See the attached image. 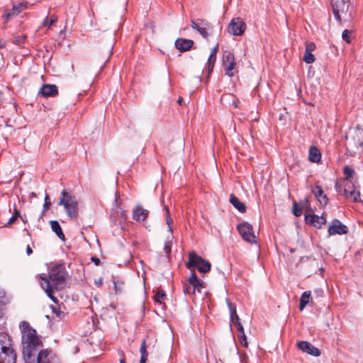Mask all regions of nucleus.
I'll return each mask as SVG.
<instances>
[{"label":"nucleus","instance_id":"obj_1","mask_svg":"<svg viewBox=\"0 0 363 363\" xmlns=\"http://www.w3.org/2000/svg\"><path fill=\"white\" fill-rule=\"evenodd\" d=\"M22 326V345L23 355L26 363H33L38 350L43 347V342L38 337L35 330L30 325L23 321Z\"/></svg>","mask_w":363,"mask_h":363},{"label":"nucleus","instance_id":"obj_2","mask_svg":"<svg viewBox=\"0 0 363 363\" xmlns=\"http://www.w3.org/2000/svg\"><path fill=\"white\" fill-rule=\"evenodd\" d=\"M66 277L67 272L62 264L53 267L49 272V278L41 277L42 288L55 303H57V298L53 296V289H61L65 283Z\"/></svg>","mask_w":363,"mask_h":363},{"label":"nucleus","instance_id":"obj_3","mask_svg":"<svg viewBox=\"0 0 363 363\" xmlns=\"http://www.w3.org/2000/svg\"><path fill=\"white\" fill-rule=\"evenodd\" d=\"M58 205L63 206L67 216L71 219L78 217V202L75 196L71 192L64 189L61 193V197Z\"/></svg>","mask_w":363,"mask_h":363},{"label":"nucleus","instance_id":"obj_4","mask_svg":"<svg viewBox=\"0 0 363 363\" xmlns=\"http://www.w3.org/2000/svg\"><path fill=\"white\" fill-rule=\"evenodd\" d=\"M186 266L188 269L196 267L200 272L206 273L211 269V263L198 256L194 252L189 254V261Z\"/></svg>","mask_w":363,"mask_h":363},{"label":"nucleus","instance_id":"obj_5","mask_svg":"<svg viewBox=\"0 0 363 363\" xmlns=\"http://www.w3.org/2000/svg\"><path fill=\"white\" fill-rule=\"evenodd\" d=\"M223 66L225 69V74L228 77H233L235 71L236 63L235 61V55L230 51L226 50L223 55Z\"/></svg>","mask_w":363,"mask_h":363},{"label":"nucleus","instance_id":"obj_6","mask_svg":"<svg viewBox=\"0 0 363 363\" xmlns=\"http://www.w3.org/2000/svg\"><path fill=\"white\" fill-rule=\"evenodd\" d=\"M238 230L244 240L250 243L257 242L252 226L250 223L245 222L239 224Z\"/></svg>","mask_w":363,"mask_h":363},{"label":"nucleus","instance_id":"obj_7","mask_svg":"<svg viewBox=\"0 0 363 363\" xmlns=\"http://www.w3.org/2000/svg\"><path fill=\"white\" fill-rule=\"evenodd\" d=\"M246 23L241 18H234L228 25V33L233 35H242L246 30Z\"/></svg>","mask_w":363,"mask_h":363},{"label":"nucleus","instance_id":"obj_8","mask_svg":"<svg viewBox=\"0 0 363 363\" xmlns=\"http://www.w3.org/2000/svg\"><path fill=\"white\" fill-rule=\"evenodd\" d=\"M201 283L200 280L198 279L194 271H192L191 273V276L189 279L188 283L185 284L184 286V294L192 295L194 294L196 290L200 291V288L201 287Z\"/></svg>","mask_w":363,"mask_h":363},{"label":"nucleus","instance_id":"obj_9","mask_svg":"<svg viewBox=\"0 0 363 363\" xmlns=\"http://www.w3.org/2000/svg\"><path fill=\"white\" fill-rule=\"evenodd\" d=\"M332 8L334 16L338 21H341L342 16L347 13L348 4L346 0H332Z\"/></svg>","mask_w":363,"mask_h":363},{"label":"nucleus","instance_id":"obj_10","mask_svg":"<svg viewBox=\"0 0 363 363\" xmlns=\"http://www.w3.org/2000/svg\"><path fill=\"white\" fill-rule=\"evenodd\" d=\"M328 235H344L347 233L348 228L346 225H343L339 220L335 219L332 221L328 227Z\"/></svg>","mask_w":363,"mask_h":363},{"label":"nucleus","instance_id":"obj_11","mask_svg":"<svg viewBox=\"0 0 363 363\" xmlns=\"http://www.w3.org/2000/svg\"><path fill=\"white\" fill-rule=\"evenodd\" d=\"M343 194L347 196V199L352 200L354 202H360V193L358 191L354 190V186L352 183L345 184Z\"/></svg>","mask_w":363,"mask_h":363},{"label":"nucleus","instance_id":"obj_12","mask_svg":"<svg viewBox=\"0 0 363 363\" xmlns=\"http://www.w3.org/2000/svg\"><path fill=\"white\" fill-rule=\"evenodd\" d=\"M299 350L314 357L320 354V350L307 341H301L297 343Z\"/></svg>","mask_w":363,"mask_h":363},{"label":"nucleus","instance_id":"obj_13","mask_svg":"<svg viewBox=\"0 0 363 363\" xmlns=\"http://www.w3.org/2000/svg\"><path fill=\"white\" fill-rule=\"evenodd\" d=\"M305 220L317 228H320L326 223V218L323 216H318L315 214H306Z\"/></svg>","mask_w":363,"mask_h":363},{"label":"nucleus","instance_id":"obj_14","mask_svg":"<svg viewBox=\"0 0 363 363\" xmlns=\"http://www.w3.org/2000/svg\"><path fill=\"white\" fill-rule=\"evenodd\" d=\"M16 353L13 346L0 356V363H16Z\"/></svg>","mask_w":363,"mask_h":363},{"label":"nucleus","instance_id":"obj_15","mask_svg":"<svg viewBox=\"0 0 363 363\" xmlns=\"http://www.w3.org/2000/svg\"><path fill=\"white\" fill-rule=\"evenodd\" d=\"M174 45L180 52H186L191 48L194 41L190 39L178 38L175 40Z\"/></svg>","mask_w":363,"mask_h":363},{"label":"nucleus","instance_id":"obj_16","mask_svg":"<svg viewBox=\"0 0 363 363\" xmlns=\"http://www.w3.org/2000/svg\"><path fill=\"white\" fill-rule=\"evenodd\" d=\"M148 213V211L144 209L140 205H137L133 211V218L138 222L145 221Z\"/></svg>","mask_w":363,"mask_h":363},{"label":"nucleus","instance_id":"obj_17","mask_svg":"<svg viewBox=\"0 0 363 363\" xmlns=\"http://www.w3.org/2000/svg\"><path fill=\"white\" fill-rule=\"evenodd\" d=\"M57 92V86L55 84H45L39 91V94L45 97L54 96Z\"/></svg>","mask_w":363,"mask_h":363},{"label":"nucleus","instance_id":"obj_18","mask_svg":"<svg viewBox=\"0 0 363 363\" xmlns=\"http://www.w3.org/2000/svg\"><path fill=\"white\" fill-rule=\"evenodd\" d=\"M11 346L13 345L9 335L4 333H0V356Z\"/></svg>","mask_w":363,"mask_h":363},{"label":"nucleus","instance_id":"obj_19","mask_svg":"<svg viewBox=\"0 0 363 363\" xmlns=\"http://www.w3.org/2000/svg\"><path fill=\"white\" fill-rule=\"evenodd\" d=\"M308 160L312 162L318 163L321 160L320 151L315 146H311L308 152Z\"/></svg>","mask_w":363,"mask_h":363},{"label":"nucleus","instance_id":"obj_20","mask_svg":"<svg viewBox=\"0 0 363 363\" xmlns=\"http://www.w3.org/2000/svg\"><path fill=\"white\" fill-rule=\"evenodd\" d=\"M199 21L201 22V26L196 30L202 35L203 38L207 39L209 36L207 30L211 28V23L202 19H199Z\"/></svg>","mask_w":363,"mask_h":363},{"label":"nucleus","instance_id":"obj_21","mask_svg":"<svg viewBox=\"0 0 363 363\" xmlns=\"http://www.w3.org/2000/svg\"><path fill=\"white\" fill-rule=\"evenodd\" d=\"M230 203L236 208L240 212L244 213L246 211V206L244 203L241 202L239 199L234 194H231L230 197Z\"/></svg>","mask_w":363,"mask_h":363},{"label":"nucleus","instance_id":"obj_22","mask_svg":"<svg viewBox=\"0 0 363 363\" xmlns=\"http://www.w3.org/2000/svg\"><path fill=\"white\" fill-rule=\"evenodd\" d=\"M50 224L51 226V228L52 231L55 233V234L57 235V237L61 239L62 240H65V235L62 232V230L57 220H51L50 221Z\"/></svg>","mask_w":363,"mask_h":363},{"label":"nucleus","instance_id":"obj_23","mask_svg":"<svg viewBox=\"0 0 363 363\" xmlns=\"http://www.w3.org/2000/svg\"><path fill=\"white\" fill-rule=\"evenodd\" d=\"M113 45H111L105 52H99L98 53L97 59L105 64L108 61L111 55H112Z\"/></svg>","mask_w":363,"mask_h":363},{"label":"nucleus","instance_id":"obj_24","mask_svg":"<svg viewBox=\"0 0 363 363\" xmlns=\"http://www.w3.org/2000/svg\"><path fill=\"white\" fill-rule=\"evenodd\" d=\"M311 301V291H304L302 294L301 298H300V304H299L300 311H303L305 308L306 306L308 303H309Z\"/></svg>","mask_w":363,"mask_h":363},{"label":"nucleus","instance_id":"obj_25","mask_svg":"<svg viewBox=\"0 0 363 363\" xmlns=\"http://www.w3.org/2000/svg\"><path fill=\"white\" fill-rule=\"evenodd\" d=\"M313 192L315 197L320 203L323 204H326L328 203V199L327 196L323 194V191L320 186H316Z\"/></svg>","mask_w":363,"mask_h":363},{"label":"nucleus","instance_id":"obj_26","mask_svg":"<svg viewBox=\"0 0 363 363\" xmlns=\"http://www.w3.org/2000/svg\"><path fill=\"white\" fill-rule=\"evenodd\" d=\"M140 352L141 354L140 363H146L147 357H148V352L147 351V345H146V340L145 339H143L142 340L141 346L140 348Z\"/></svg>","mask_w":363,"mask_h":363},{"label":"nucleus","instance_id":"obj_27","mask_svg":"<svg viewBox=\"0 0 363 363\" xmlns=\"http://www.w3.org/2000/svg\"><path fill=\"white\" fill-rule=\"evenodd\" d=\"M48 357V352L47 350H41L37 357L38 363H50Z\"/></svg>","mask_w":363,"mask_h":363},{"label":"nucleus","instance_id":"obj_28","mask_svg":"<svg viewBox=\"0 0 363 363\" xmlns=\"http://www.w3.org/2000/svg\"><path fill=\"white\" fill-rule=\"evenodd\" d=\"M343 173L345 176L346 184L352 183L349 180L350 178L352 177L353 174H354V169L350 166H345L343 169Z\"/></svg>","mask_w":363,"mask_h":363},{"label":"nucleus","instance_id":"obj_29","mask_svg":"<svg viewBox=\"0 0 363 363\" xmlns=\"http://www.w3.org/2000/svg\"><path fill=\"white\" fill-rule=\"evenodd\" d=\"M356 144L363 148V130H357L354 136Z\"/></svg>","mask_w":363,"mask_h":363},{"label":"nucleus","instance_id":"obj_30","mask_svg":"<svg viewBox=\"0 0 363 363\" xmlns=\"http://www.w3.org/2000/svg\"><path fill=\"white\" fill-rule=\"evenodd\" d=\"M164 211L165 212L166 223L168 225L169 232L172 233V229L171 228V224L172 223V219L170 218V213H169V208L167 206H164Z\"/></svg>","mask_w":363,"mask_h":363},{"label":"nucleus","instance_id":"obj_31","mask_svg":"<svg viewBox=\"0 0 363 363\" xmlns=\"http://www.w3.org/2000/svg\"><path fill=\"white\" fill-rule=\"evenodd\" d=\"M50 308L52 309V313L55 315L57 318H62L65 317V313L60 310V308L56 305H51Z\"/></svg>","mask_w":363,"mask_h":363},{"label":"nucleus","instance_id":"obj_32","mask_svg":"<svg viewBox=\"0 0 363 363\" xmlns=\"http://www.w3.org/2000/svg\"><path fill=\"white\" fill-rule=\"evenodd\" d=\"M216 61V56L214 55V54H210L208 59V72H212L214 65Z\"/></svg>","mask_w":363,"mask_h":363},{"label":"nucleus","instance_id":"obj_33","mask_svg":"<svg viewBox=\"0 0 363 363\" xmlns=\"http://www.w3.org/2000/svg\"><path fill=\"white\" fill-rule=\"evenodd\" d=\"M166 297V294L164 290H159L156 294L155 295V301H157L159 303H162L163 300Z\"/></svg>","mask_w":363,"mask_h":363},{"label":"nucleus","instance_id":"obj_34","mask_svg":"<svg viewBox=\"0 0 363 363\" xmlns=\"http://www.w3.org/2000/svg\"><path fill=\"white\" fill-rule=\"evenodd\" d=\"M315 60V56L312 54V52H308L305 50V54L303 57V60L308 63H313Z\"/></svg>","mask_w":363,"mask_h":363},{"label":"nucleus","instance_id":"obj_35","mask_svg":"<svg viewBox=\"0 0 363 363\" xmlns=\"http://www.w3.org/2000/svg\"><path fill=\"white\" fill-rule=\"evenodd\" d=\"M228 306L230 312V319L232 321H234L235 318H236V315H238L236 312V307L230 302H228Z\"/></svg>","mask_w":363,"mask_h":363},{"label":"nucleus","instance_id":"obj_36","mask_svg":"<svg viewBox=\"0 0 363 363\" xmlns=\"http://www.w3.org/2000/svg\"><path fill=\"white\" fill-rule=\"evenodd\" d=\"M21 11V9L14 6L11 12L4 14V17L8 20L11 17L18 15Z\"/></svg>","mask_w":363,"mask_h":363},{"label":"nucleus","instance_id":"obj_37","mask_svg":"<svg viewBox=\"0 0 363 363\" xmlns=\"http://www.w3.org/2000/svg\"><path fill=\"white\" fill-rule=\"evenodd\" d=\"M303 208L297 203L294 202L293 206V213L295 216L298 217L302 214Z\"/></svg>","mask_w":363,"mask_h":363},{"label":"nucleus","instance_id":"obj_38","mask_svg":"<svg viewBox=\"0 0 363 363\" xmlns=\"http://www.w3.org/2000/svg\"><path fill=\"white\" fill-rule=\"evenodd\" d=\"M18 217H20V211L15 208L13 215L9 218V221L6 224V226L13 224L16 220Z\"/></svg>","mask_w":363,"mask_h":363},{"label":"nucleus","instance_id":"obj_39","mask_svg":"<svg viewBox=\"0 0 363 363\" xmlns=\"http://www.w3.org/2000/svg\"><path fill=\"white\" fill-rule=\"evenodd\" d=\"M233 322L235 323L239 334L244 333V328L241 323L240 322V318L238 315H236V318H235L234 321Z\"/></svg>","mask_w":363,"mask_h":363},{"label":"nucleus","instance_id":"obj_40","mask_svg":"<svg viewBox=\"0 0 363 363\" xmlns=\"http://www.w3.org/2000/svg\"><path fill=\"white\" fill-rule=\"evenodd\" d=\"M172 249V240L167 239L164 242V250L165 253L169 255Z\"/></svg>","mask_w":363,"mask_h":363},{"label":"nucleus","instance_id":"obj_41","mask_svg":"<svg viewBox=\"0 0 363 363\" xmlns=\"http://www.w3.org/2000/svg\"><path fill=\"white\" fill-rule=\"evenodd\" d=\"M9 302V298L6 293L0 289V304L6 305Z\"/></svg>","mask_w":363,"mask_h":363},{"label":"nucleus","instance_id":"obj_42","mask_svg":"<svg viewBox=\"0 0 363 363\" xmlns=\"http://www.w3.org/2000/svg\"><path fill=\"white\" fill-rule=\"evenodd\" d=\"M238 337H239L240 343L245 347H247L248 344L247 342V337H246L245 333L238 334Z\"/></svg>","mask_w":363,"mask_h":363},{"label":"nucleus","instance_id":"obj_43","mask_svg":"<svg viewBox=\"0 0 363 363\" xmlns=\"http://www.w3.org/2000/svg\"><path fill=\"white\" fill-rule=\"evenodd\" d=\"M57 21V18L56 16H51L50 19L47 18L45 20V25L48 26V27H50L52 26H53Z\"/></svg>","mask_w":363,"mask_h":363},{"label":"nucleus","instance_id":"obj_44","mask_svg":"<svg viewBox=\"0 0 363 363\" xmlns=\"http://www.w3.org/2000/svg\"><path fill=\"white\" fill-rule=\"evenodd\" d=\"M350 35H351V31L348 30H345L343 32H342V39L347 42V43H350L351 42V39H350Z\"/></svg>","mask_w":363,"mask_h":363},{"label":"nucleus","instance_id":"obj_45","mask_svg":"<svg viewBox=\"0 0 363 363\" xmlns=\"http://www.w3.org/2000/svg\"><path fill=\"white\" fill-rule=\"evenodd\" d=\"M50 206H51V203L50 201V197L48 194H46L45 197V203L43 205V214L50 208Z\"/></svg>","mask_w":363,"mask_h":363},{"label":"nucleus","instance_id":"obj_46","mask_svg":"<svg viewBox=\"0 0 363 363\" xmlns=\"http://www.w3.org/2000/svg\"><path fill=\"white\" fill-rule=\"evenodd\" d=\"M315 49V45L313 43H307L306 45V51L313 52Z\"/></svg>","mask_w":363,"mask_h":363},{"label":"nucleus","instance_id":"obj_47","mask_svg":"<svg viewBox=\"0 0 363 363\" xmlns=\"http://www.w3.org/2000/svg\"><path fill=\"white\" fill-rule=\"evenodd\" d=\"M26 37L25 36H19L16 37L13 40V43L20 45L21 43H23L25 42Z\"/></svg>","mask_w":363,"mask_h":363},{"label":"nucleus","instance_id":"obj_48","mask_svg":"<svg viewBox=\"0 0 363 363\" xmlns=\"http://www.w3.org/2000/svg\"><path fill=\"white\" fill-rule=\"evenodd\" d=\"M122 285L123 283H118L114 281V289L116 294L121 293L122 291Z\"/></svg>","mask_w":363,"mask_h":363},{"label":"nucleus","instance_id":"obj_49","mask_svg":"<svg viewBox=\"0 0 363 363\" xmlns=\"http://www.w3.org/2000/svg\"><path fill=\"white\" fill-rule=\"evenodd\" d=\"M191 28L194 29V30H197L199 28V27L201 26V22L198 21V22H196L193 20L191 21Z\"/></svg>","mask_w":363,"mask_h":363},{"label":"nucleus","instance_id":"obj_50","mask_svg":"<svg viewBox=\"0 0 363 363\" xmlns=\"http://www.w3.org/2000/svg\"><path fill=\"white\" fill-rule=\"evenodd\" d=\"M218 50V45L217 44L212 50V52L211 54H214L215 56H216L217 52Z\"/></svg>","mask_w":363,"mask_h":363},{"label":"nucleus","instance_id":"obj_51","mask_svg":"<svg viewBox=\"0 0 363 363\" xmlns=\"http://www.w3.org/2000/svg\"><path fill=\"white\" fill-rule=\"evenodd\" d=\"M33 252V250L31 249V247H30V245H27V247H26V253L28 255H31Z\"/></svg>","mask_w":363,"mask_h":363},{"label":"nucleus","instance_id":"obj_52","mask_svg":"<svg viewBox=\"0 0 363 363\" xmlns=\"http://www.w3.org/2000/svg\"><path fill=\"white\" fill-rule=\"evenodd\" d=\"M91 259L96 265H98L100 263V260L99 258L92 257Z\"/></svg>","mask_w":363,"mask_h":363},{"label":"nucleus","instance_id":"obj_53","mask_svg":"<svg viewBox=\"0 0 363 363\" xmlns=\"http://www.w3.org/2000/svg\"><path fill=\"white\" fill-rule=\"evenodd\" d=\"M95 283L98 286H101L102 284V279H99V281H95Z\"/></svg>","mask_w":363,"mask_h":363},{"label":"nucleus","instance_id":"obj_54","mask_svg":"<svg viewBox=\"0 0 363 363\" xmlns=\"http://www.w3.org/2000/svg\"><path fill=\"white\" fill-rule=\"evenodd\" d=\"M182 101H183V99L182 97H179L178 101H177V103L180 105L182 104Z\"/></svg>","mask_w":363,"mask_h":363},{"label":"nucleus","instance_id":"obj_55","mask_svg":"<svg viewBox=\"0 0 363 363\" xmlns=\"http://www.w3.org/2000/svg\"><path fill=\"white\" fill-rule=\"evenodd\" d=\"M4 46H5V43H1L0 41V48H4Z\"/></svg>","mask_w":363,"mask_h":363},{"label":"nucleus","instance_id":"obj_56","mask_svg":"<svg viewBox=\"0 0 363 363\" xmlns=\"http://www.w3.org/2000/svg\"><path fill=\"white\" fill-rule=\"evenodd\" d=\"M233 104H234L235 106L237 107L238 106L237 101L235 99H233Z\"/></svg>","mask_w":363,"mask_h":363},{"label":"nucleus","instance_id":"obj_57","mask_svg":"<svg viewBox=\"0 0 363 363\" xmlns=\"http://www.w3.org/2000/svg\"><path fill=\"white\" fill-rule=\"evenodd\" d=\"M120 363H125V359H120Z\"/></svg>","mask_w":363,"mask_h":363},{"label":"nucleus","instance_id":"obj_58","mask_svg":"<svg viewBox=\"0 0 363 363\" xmlns=\"http://www.w3.org/2000/svg\"><path fill=\"white\" fill-rule=\"evenodd\" d=\"M335 188L337 191H340V189H338L339 187L337 183L335 184Z\"/></svg>","mask_w":363,"mask_h":363},{"label":"nucleus","instance_id":"obj_59","mask_svg":"<svg viewBox=\"0 0 363 363\" xmlns=\"http://www.w3.org/2000/svg\"><path fill=\"white\" fill-rule=\"evenodd\" d=\"M31 196H35V193H31Z\"/></svg>","mask_w":363,"mask_h":363},{"label":"nucleus","instance_id":"obj_60","mask_svg":"<svg viewBox=\"0 0 363 363\" xmlns=\"http://www.w3.org/2000/svg\"><path fill=\"white\" fill-rule=\"evenodd\" d=\"M22 218V220L25 223L26 222L25 219H23V218Z\"/></svg>","mask_w":363,"mask_h":363}]
</instances>
